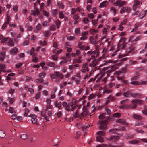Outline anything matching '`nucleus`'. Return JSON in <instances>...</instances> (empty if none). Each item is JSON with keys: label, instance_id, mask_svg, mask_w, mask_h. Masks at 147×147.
I'll list each match as a JSON object with an SVG mask.
<instances>
[{"label": "nucleus", "instance_id": "nucleus-13", "mask_svg": "<svg viewBox=\"0 0 147 147\" xmlns=\"http://www.w3.org/2000/svg\"><path fill=\"white\" fill-rule=\"evenodd\" d=\"M108 3V2L107 1H105L100 3L99 7L100 8L105 7L107 5Z\"/></svg>", "mask_w": 147, "mask_h": 147}, {"label": "nucleus", "instance_id": "nucleus-40", "mask_svg": "<svg viewBox=\"0 0 147 147\" xmlns=\"http://www.w3.org/2000/svg\"><path fill=\"white\" fill-rule=\"evenodd\" d=\"M110 10L112 13L115 15L116 13V10L113 7H112L110 8Z\"/></svg>", "mask_w": 147, "mask_h": 147}, {"label": "nucleus", "instance_id": "nucleus-58", "mask_svg": "<svg viewBox=\"0 0 147 147\" xmlns=\"http://www.w3.org/2000/svg\"><path fill=\"white\" fill-rule=\"evenodd\" d=\"M108 145L106 144H102L101 145H98L96 147H108Z\"/></svg>", "mask_w": 147, "mask_h": 147}, {"label": "nucleus", "instance_id": "nucleus-30", "mask_svg": "<svg viewBox=\"0 0 147 147\" xmlns=\"http://www.w3.org/2000/svg\"><path fill=\"white\" fill-rule=\"evenodd\" d=\"M55 105L56 107H58L59 109L61 108V102H56L55 103Z\"/></svg>", "mask_w": 147, "mask_h": 147}, {"label": "nucleus", "instance_id": "nucleus-43", "mask_svg": "<svg viewBox=\"0 0 147 147\" xmlns=\"http://www.w3.org/2000/svg\"><path fill=\"white\" fill-rule=\"evenodd\" d=\"M121 116V114L118 113H115L113 114V116L115 117H119Z\"/></svg>", "mask_w": 147, "mask_h": 147}, {"label": "nucleus", "instance_id": "nucleus-8", "mask_svg": "<svg viewBox=\"0 0 147 147\" xmlns=\"http://www.w3.org/2000/svg\"><path fill=\"white\" fill-rule=\"evenodd\" d=\"M29 117H31L32 119L31 121L33 124H36L37 122V119L36 118L37 117L35 115L30 114L29 115Z\"/></svg>", "mask_w": 147, "mask_h": 147}, {"label": "nucleus", "instance_id": "nucleus-12", "mask_svg": "<svg viewBox=\"0 0 147 147\" xmlns=\"http://www.w3.org/2000/svg\"><path fill=\"white\" fill-rule=\"evenodd\" d=\"M126 40V38H121L120 40L119 41V46H120L121 45H123V46L122 47L123 49L124 48V43Z\"/></svg>", "mask_w": 147, "mask_h": 147}, {"label": "nucleus", "instance_id": "nucleus-62", "mask_svg": "<svg viewBox=\"0 0 147 147\" xmlns=\"http://www.w3.org/2000/svg\"><path fill=\"white\" fill-rule=\"evenodd\" d=\"M43 80L42 79H38L36 80L35 82L37 83H41Z\"/></svg>", "mask_w": 147, "mask_h": 147}, {"label": "nucleus", "instance_id": "nucleus-23", "mask_svg": "<svg viewBox=\"0 0 147 147\" xmlns=\"http://www.w3.org/2000/svg\"><path fill=\"white\" fill-rule=\"evenodd\" d=\"M106 113H102L100 114L99 117V118L100 119H107L108 118V117H106L105 116V115H106Z\"/></svg>", "mask_w": 147, "mask_h": 147}, {"label": "nucleus", "instance_id": "nucleus-44", "mask_svg": "<svg viewBox=\"0 0 147 147\" xmlns=\"http://www.w3.org/2000/svg\"><path fill=\"white\" fill-rule=\"evenodd\" d=\"M107 98L110 101L111 100L113 101H114L115 99V98L113 97H112L111 95H110L107 97Z\"/></svg>", "mask_w": 147, "mask_h": 147}, {"label": "nucleus", "instance_id": "nucleus-11", "mask_svg": "<svg viewBox=\"0 0 147 147\" xmlns=\"http://www.w3.org/2000/svg\"><path fill=\"white\" fill-rule=\"evenodd\" d=\"M116 121L117 122L120 123L124 125H127L128 124L124 120L122 119H119L117 120Z\"/></svg>", "mask_w": 147, "mask_h": 147}, {"label": "nucleus", "instance_id": "nucleus-9", "mask_svg": "<svg viewBox=\"0 0 147 147\" xmlns=\"http://www.w3.org/2000/svg\"><path fill=\"white\" fill-rule=\"evenodd\" d=\"M99 76V75H98L96 76L95 78H91L89 80V82H90L93 81H96V82H98L101 79V78H100V77H98Z\"/></svg>", "mask_w": 147, "mask_h": 147}, {"label": "nucleus", "instance_id": "nucleus-60", "mask_svg": "<svg viewBox=\"0 0 147 147\" xmlns=\"http://www.w3.org/2000/svg\"><path fill=\"white\" fill-rule=\"evenodd\" d=\"M22 65V63H19L18 64H16V66L17 68H20Z\"/></svg>", "mask_w": 147, "mask_h": 147}, {"label": "nucleus", "instance_id": "nucleus-34", "mask_svg": "<svg viewBox=\"0 0 147 147\" xmlns=\"http://www.w3.org/2000/svg\"><path fill=\"white\" fill-rule=\"evenodd\" d=\"M20 137L23 139L25 140L27 138V135L26 134H22L20 135Z\"/></svg>", "mask_w": 147, "mask_h": 147}, {"label": "nucleus", "instance_id": "nucleus-20", "mask_svg": "<svg viewBox=\"0 0 147 147\" xmlns=\"http://www.w3.org/2000/svg\"><path fill=\"white\" fill-rule=\"evenodd\" d=\"M89 39L91 43L94 44H96L97 43L96 40L94 39L93 36H91L90 37Z\"/></svg>", "mask_w": 147, "mask_h": 147}, {"label": "nucleus", "instance_id": "nucleus-29", "mask_svg": "<svg viewBox=\"0 0 147 147\" xmlns=\"http://www.w3.org/2000/svg\"><path fill=\"white\" fill-rule=\"evenodd\" d=\"M5 136V132L3 131L0 130V137L4 138Z\"/></svg>", "mask_w": 147, "mask_h": 147}, {"label": "nucleus", "instance_id": "nucleus-32", "mask_svg": "<svg viewBox=\"0 0 147 147\" xmlns=\"http://www.w3.org/2000/svg\"><path fill=\"white\" fill-rule=\"evenodd\" d=\"M43 34L45 37H48L49 36L50 32L49 31H45L44 32Z\"/></svg>", "mask_w": 147, "mask_h": 147}, {"label": "nucleus", "instance_id": "nucleus-55", "mask_svg": "<svg viewBox=\"0 0 147 147\" xmlns=\"http://www.w3.org/2000/svg\"><path fill=\"white\" fill-rule=\"evenodd\" d=\"M39 43L40 44V45H45L46 44V42L45 40H44L43 41H40Z\"/></svg>", "mask_w": 147, "mask_h": 147}, {"label": "nucleus", "instance_id": "nucleus-38", "mask_svg": "<svg viewBox=\"0 0 147 147\" xmlns=\"http://www.w3.org/2000/svg\"><path fill=\"white\" fill-rule=\"evenodd\" d=\"M62 51L61 49L57 50L56 49L53 51V52L57 54H58L61 53Z\"/></svg>", "mask_w": 147, "mask_h": 147}, {"label": "nucleus", "instance_id": "nucleus-3", "mask_svg": "<svg viewBox=\"0 0 147 147\" xmlns=\"http://www.w3.org/2000/svg\"><path fill=\"white\" fill-rule=\"evenodd\" d=\"M143 102L142 100L140 99H136L132 101V104L131 107L133 109L135 108L136 107V104H142Z\"/></svg>", "mask_w": 147, "mask_h": 147}, {"label": "nucleus", "instance_id": "nucleus-48", "mask_svg": "<svg viewBox=\"0 0 147 147\" xmlns=\"http://www.w3.org/2000/svg\"><path fill=\"white\" fill-rule=\"evenodd\" d=\"M73 18H74V20H78L79 19V16L78 14L74 16Z\"/></svg>", "mask_w": 147, "mask_h": 147}, {"label": "nucleus", "instance_id": "nucleus-56", "mask_svg": "<svg viewBox=\"0 0 147 147\" xmlns=\"http://www.w3.org/2000/svg\"><path fill=\"white\" fill-rule=\"evenodd\" d=\"M8 99L9 100V102L11 104L14 101V98H11L10 97H9L8 98Z\"/></svg>", "mask_w": 147, "mask_h": 147}, {"label": "nucleus", "instance_id": "nucleus-37", "mask_svg": "<svg viewBox=\"0 0 147 147\" xmlns=\"http://www.w3.org/2000/svg\"><path fill=\"white\" fill-rule=\"evenodd\" d=\"M90 32L92 34L94 35L96 33L98 32V30H95L94 29H90Z\"/></svg>", "mask_w": 147, "mask_h": 147}, {"label": "nucleus", "instance_id": "nucleus-19", "mask_svg": "<svg viewBox=\"0 0 147 147\" xmlns=\"http://www.w3.org/2000/svg\"><path fill=\"white\" fill-rule=\"evenodd\" d=\"M97 141L102 143L104 142V140L103 138L100 136H98L96 138Z\"/></svg>", "mask_w": 147, "mask_h": 147}, {"label": "nucleus", "instance_id": "nucleus-49", "mask_svg": "<svg viewBox=\"0 0 147 147\" xmlns=\"http://www.w3.org/2000/svg\"><path fill=\"white\" fill-rule=\"evenodd\" d=\"M9 23H8V22H6L3 24V25L2 27V29H5V27Z\"/></svg>", "mask_w": 147, "mask_h": 147}, {"label": "nucleus", "instance_id": "nucleus-31", "mask_svg": "<svg viewBox=\"0 0 147 147\" xmlns=\"http://www.w3.org/2000/svg\"><path fill=\"white\" fill-rule=\"evenodd\" d=\"M41 25L39 23L38 24L36 27V29L37 30H34L35 32H36L37 30H40L41 29Z\"/></svg>", "mask_w": 147, "mask_h": 147}, {"label": "nucleus", "instance_id": "nucleus-18", "mask_svg": "<svg viewBox=\"0 0 147 147\" xmlns=\"http://www.w3.org/2000/svg\"><path fill=\"white\" fill-rule=\"evenodd\" d=\"M11 53L13 55L16 54L18 52V49L17 48L15 47L10 50Z\"/></svg>", "mask_w": 147, "mask_h": 147}, {"label": "nucleus", "instance_id": "nucleus-35", "mask_svg": "<svg viewBox=\"0 0 147 147\" xmlns=\"http://www.w3.org/2000/svg\"><path fill=\"white\" fill-rule=\"evenodd\" d=\"M129 142L131 144H135L139 143L140 141L138 140H132L129 141Z\"/></svg>", "mask_w": 147, "mask_h": 147}, {"label": "nucleus", "instance_id": "nucleus-16", "mask_svg": "<svg viewBox=\"0 0 147 147\" xmlns=\"http://www.w3.org/2000/svg\"><path fill=\"white\" fill-rule=\"evenodd\" d=\"M5 69V65L4 64H0V71L2 72H6Z\"/></svg>", "mask_w": 147, "mask_h": 147}, {"label": "nucleus", "instance_id": "nucleus-59", "mask_svg": "<svg viewBox=\"0 0 147 147\" xmlns=\"http://www.w3.org/2000/svg\"><path fill=\"white\" fill-rule=\"evenodd\" d=\"M43 14L44 16L47 17H48L49 15L48 12H47L45 10L43 11Z\"/></svg>", "mask_w": 147, "mask_h": 147}, {"label": "nucleus", "instance_id": "nucleus-41", "mask_svg": "<svg viewBox=\"0 0 147 147\" xmlns=\"http://www.w3.org/2000/svg\"><path fill=\"white\" fill-rule=\"evenodd\" d=\"M81 134V132L80 131H78L76 132V135L75 136V138L76 139H78L80 137Z\"/></svg>", "mask_w": 147, "mask_h": 147}, {"label": "nucleus", "instance_id": "nucleus-25", "mask_svg": "<svg viewBox=\"0 0 147 147\" xmlns=\"http://www.w3.org/2000/svg\"><path fill=\"white\" fill-rule=\"evenodd\" d=\"M131 94H132L131 93V92L130 91H127L123 94V95L125 97H128L129 95L131 96Z\"/></svg>", "mask_w": 147, "mask_h": 147}, {"label": "nucleus", "instance_id": "nucleus-26", "mask_svg": "<svg viewBox=\"0 0 147 147\" xmlns=\"http://www.w3.org/2000/svg\"><path fill=\"white\" fill-rule=\"evenodd\" d=\"M79 66V65L78 64H76L74 65H72L69 66V69L71 70H72L74 69L75 67H78Z\"/></svg>", "mask_w": 147, "mask_h": 147}, {"label": "nucleus", "instance_id": "nucleus-46", "mask_svg": "<svg viewBox=\"0 0 147 147\" xmlns=\"http://www.w3.org/2000/svg\"><path fill=\"white\" fill-rule=\"evenodd\" d=\"M46 74L45 72H42L39 75V77L40 78H43L46 75Z\"/></svg>", "mask_w": 147, "mask_h": 147}, {"label": "nucleus", "instance_id": "nucleus-6", "mask_svg": "<svg viewBox=\"0 0 147 147\" xmlns=\"http://www.w3.org/2000/svg\"><path fill=\"white\" fill-rule=\"evenodd\" d=\"M102 58V57H100L98 58L97 60L95 59L93 61L92 63L90 64V66L92 67H95L96 65L98 64V62L100 61Z\"/></svg>", "mask_w": 147, "mask_h": 147}, {"label": "nucleus", "instance_id": "nucleus-15", "mask_svg": "<svg viewBox=\"0 0 147 147\" xmlns=\"http://www.w3.org/2000/svg\"><path fill=\"white\" fill-rule=\"evenodd\" d=\"M5 52H1L0 53V60L1 61L4 60V56L5 55Z\"/></svg>", "mask_w": 147, "mask_h": 147}, {"label": "nucleus", "instance_id": "nucleus-27", "mask_svg": "<svg viewBox=\"0 0 147 147\" xmlns=\"http://www.w3.org/2000/svg\"><path fill=\"white\" fill-rule=\"evenodd\" d=\"M117 137H118V136L117 137L116 136H111L110 138H107V140L109 141L112 140H115L118 139Z\"/></svg>", "mask_w": 147, "mask_h": 147}, {"label": "nucleus", "instance_id": "nucleus-63", "mask_svg": "<svg viewBox=\"0 0 147 147\" xmlns=\"http://www.w3.org/2000/svg\"><path fill=\"white\" fill-rule=\"evenodd\" d=\"M75 33L77 34H78L80 33V29L79 28H76L75 30Z\"/></svg>", "mask_w": 147, "mask_h": 147}, {"label": "nucleus", "instance_id": "nucleus-47", "mask_svg": "<svg viewBox=\"0 0 147 147\" xmlns=\"http://www.w3.org/2000/svg\"><path fill=\"white\" fill-rule=\"evenodd\" d=\"M9 38H5L3 39L1 41V43H4L6 41H8L9 40Z\"/></svg>", "mask_w": 147, "mask_h": 147}, {"label": "nucleus", "instance_id": "nucleus-28", "mask_svg": "<svg viewBox=\"0 0 147 147\" xmlns=\"http://www.w3.org/2000/svg\"><path fill=\"white\" fill-rule=\"evenodd\" d=\"M58 5L59 7V8L63 9L64 8V5L61 1H58Z\"/></svg>", "mask_w": 147, "mask_h": 147}, {"label": "nucleus", "instance_id": "nucleus-5", "mask_svg": "<svg viewBox=\"0 0 147 147\" xmlns=\"http://www.w3.org/2000/svg\"><path fill=\"white\" fill-rule=\"evenodd\" d=\"M142 2L138 0H134V4L133 6V9L134 11H136L138 7V6L142 4Z\"/></svg>", "mask_w": 147, "mask_h": 147}, {"label": "nucleus", "instance_id": "nucleus-4", "mask_svg": "<svg viewBox=\"0 0 147 147\" xmlns=\"http://www.w3.org/2000/svg\"><path fill=\"white\" fill-rule=\"evenodd\" d=\"M126 3V2L125 1H122L121 0H117L114 4L115 6H119V7H121Z\"/></svg>", "mask_w": 147, "mask_h": 147}, {"label": "nucleus", "instance_id": "nucleus-54", "mask_svg": "<svg viewBox=\"0 0 147 147\" xmlns=\"http://www.w3.org/2000/svg\"><path fill=\"white\" fill-rule=\"evenodd\" d=\"M135 131L137 133H144V131L142 129H141L140 130H139L138 129H135Z\"/></svg>", "mask_w": 147, "mask_h": 147}, {"label": "nucleus", "instance_id": "nucleus-1", "mask_svg": "<svg viewBox=\"0 0 147 147\" xmlns=\"http://www.w3.org/2000/svg\"><path fill=\"white\" fill-rule=\"evenodd\" d=\"M98 125H100L99 126V128L100 130H106L107 129V125L108 123V121L107 120L102 121H98Z\"/></svg>", "mask_w": 147, "mask_h": 147}, {"label": "nucleus", "instance_id": "nucleus-21", "mask_svg": "<svg viewBox=\"0 0 147 147\" xmlns=\"http://www.w3.org/2000/svg\"><path fill=\"white\" fill-rule=\"evenodd\" d=\"M147 13V10H145L143 11L142 13L140 14L139 15L140 18L142 19Z\"/></svg>", "mask_w": 147, "mask_h": 147}, {"label": "nucleus", "instance_id": "nucleus-7", "mask_svg": "<svg viewBox=\"0 0 147 147\" xmlns=\"http://www.w3.org/2000/svg\"><path fill=\"white\" fill-rule=\"evenodd\" d=\"M131 9L129 8L128 7H123L121 9L120 11V13L121 14H122L125 12H126L127 13H129L130 12Z\"/></svg>", "mask_w": 147, "mask_h": 147}, {"label": "nucleus", "instance_id": "nucleus-51", "mask_svg": "<svg viewBox=\"0 0 147 147\" xmlns=\"http://www.w3.org/2000/svg\"><path fill=\"white\" fill-rule=\"evenodd\" d=\"M57 9H54L52 10V13L53 16H55L57 12Z\"/></svg>", "mask_w": 147, "mask_h": 147}, {"label": "nucleus", "instance_id": "nucleus-39", "mask_svg": "<svg viewBox=\"0 0 147 147\" xmlns=\"http://www.w3.org/2000/svg\"><path fill=\"white\" fill-rule=\"evenodd\" d=\"M105 132L102 131H98L97 133V134L98 135V136H104L105 135Z\"/></svg>", "mask_w": 147, "mask_h": 147}, {"label": "nucleus", "instance_id": "nucleus-57", "mask_svg": "<svg viewBox=\"0 0 147 147\" xmlns=\"http://www.w3.org/2000/svg\"><path fill=\"white\" fill-rule=\"evenodd\" d=\"M119 107L121 109H124L127 108L128 105H124L120 106Z\"/></svg>", "mask_w": 147, "mask_h": 147}, {"label": "nucleus", "instance_id": "nucleus-45", "mask_svg": "<svg viewBox=\"0 0 147 147\" xmlns=\"http://www.w3.org/2000/svg\"><path fill=\"white\" fill-rule=\"evenodd\" d=\"M143 24V23L141 22H139L137 23H136L135 25V27H138L141 25H142Z\"/></svg>", "mask_w": 147, "mask_h": 147}, {"label": "nucleus", "instance_id": "nucleus-61", "mask_svg": "<svg viewBox=\"0 0 147 147\" xmlns=\"http://www.w3.org/2000/svg\"><path fill=\"white\" fill-rule=\"evenodd\" d=\"M105 110L108 114L110 115L111 114V111L109 109L106 108L105 109Z\"/></svg>", "mask_w": 147, "mask_h": 147}, {"label": "nucleus", "instance_id": "nucleus-50", "mask_svg": "<svg viewBox=\"0 0 147 147\" xmlns=\"http://www.w3.org/2000/svg\"><path fill=\"white\" fill-rule=\"evenodd\" d=\"M29 111L28 109V108H26L25 110L24 116H27L28 115V113Z\"/></svg>", "mask_w": 147, "mask_h": 147}, {"label": "nucleus", "instance_id": "nucleus-42", "mask_svg": "<svg viewBox=\"0 0 147 147\" xmlns=\"http://www.w3.org/2000/svg\"><path fill=\"white\" fill-rule=\"evenodd\" d=\"M82 62V60L80 59H74L73 61V63H80Z\"/></svg>", "mask_w": 147, "mask_h": 147}, {"label": "nucleus", "instance_id": "nucleus-2", "mask_svg": "<svg viewBox=\"0 0 147 147\" xmlns=\"http://www.w3.org/2000/svg\"><path fill=\"white\" fill-rule=\"evenodd\" d=\"M117 68V67L115 65H113L105 68L103 69V70L105 73H107V76H109V74L115 70Z\"/></svg>", "mask_w": 147, "mask_h": 147}, {"label": "nucleus", "instance_id": "nucleus-24", "mask_svg": "<svg viewBox=\"0 0 147 147\" xmlns=\"http://www.w3.org/2000/svg\"><path fill=\"white\" fill-rule=\"evenodd\" d=\"M55 74H56V77H59L61 79L63 78V77L62 74L58 72H55Z\"/></svg>", "mask_w": 147, "mask_h": 147}, {"label": "nucleus", "instance_id": "nucleus-52", "mask_svg": "<svg viewBox=\"0 0 147 147\" xmlns=\"http://www.w3.org/2000/svg\"><path fill=\"white\" fill-rule=\"evenodd\" d=\"M59 16L61 18H64V15L62 12H59Z\"/></svg>", "mask_w": 147, "mask_h": 147}, {"label": "nucleus", "instance_id": "nucleus-10", "mask_svg": "<svg viewBox=\"0 0 147 147\" xmlns=\"http://www.w3.org/2000/svg\"><path fill=\"white\" fill-rule=\"evenodd\" d=\"M132 117L135 119L137 120H141L142 119V117L141 116L136 114H133L132 115Z\"/></svg>", "mask_w": 147, "mask_h": 147}, {"label": "nucleus", "instance_id": "nucleus-64", "mask_svg": "<svg viewBox=\"0 0 147 147\" xmlns=\"http://www.w3.org/2000/svg\"><path fill=\"white\" fill-rule=\"evenodd\" d=\"M83 21L85 24L87 23L89 21L88 20L87 18H85L83 19Z\"/></svg>", "mask_w": 147, "mask_h": 147}, {"label": "nucleus", "instance_id": "nucleus-33", "mask_svg": "<svg viewBox=\"0 0 147 147\" xmlns=\"http://www.w3.org/2000/svg\"><path fill=\"white\" fill-rule=\"evenodd\" d=\"M63 60L60 63V65H63L66 63L67 61L65 57H63Z\"/></svg>", "mask_w": 147, "mask_h": 147}, {"label": "nucleus", "instance_id": "nucleus-17", "mask_svg": "<svg viewBox=\"0 0 147 147\" xmlns=\"http://www.w3.org/2000/svg\"><path fill=\"white\" fill-rule=\"evenodd\" d=\"M131 96L135 98H140L141 96V94L140 93L132 94Z\"/></svg>", "mask_w": 147, "mask_h": 147}, {"label": "nucleus", "instance_id": "nucleus-36", "mask_svg": "<svg viewBox=\"0 0 147 147\" xmlns=\"http://www.w3.org/2000/svg\"><path fill=\"white\" fill-rule=\"evenodd\" d=\"M56 28V26L55 25H53L51 26L49 28L50 31H54Z\"/></svg>", "mask_w": 147, "mask_h": 147}, {"label": "nucleus", "instance_id": "nucleus-22", "mask_svg": "<svg viewBox=\"0 0 147 147\" xmlns=\"http://www.w3.org/2000/svg\"><path fill=\"white\" fill-rule=\"evenodd\" d=\"M88 63H86L82 65V68L86 69V71L88 72L89 69L88 68Z\"/></svg>", "mask_w": 147, "mask_h": 147}, {"label": "nucleus", "instance_id": "nucleus-14", "mask_svg": "<svg viewBox=\"0 0 147 147\" xmlns=\"http://www.w3.org/2000/svg\"><path fill=\"white\" fill-rule=\"evenodd\" d=\"M7 44L9 46H13L14 45L13 40L9 38L8 42H7Z\"/></svg>", "mask_w": 147, "mask_h": 147}, {"label": "nucleus", "instance_id": "nucleus-53", "mask_svg": "<svg viewBox=\"0 0 147 147\" xmlns=\"http://www.w3.org/2000/svg\"><path fill=\"white\" fill-rule=\"evenodd\" d=\"M9 111L11 113H13V112L15 113H16L15 111H14V109L12 107H10Z\"/></svg>", "mask_w": 147, "mask_h": 147}]
</instances>
